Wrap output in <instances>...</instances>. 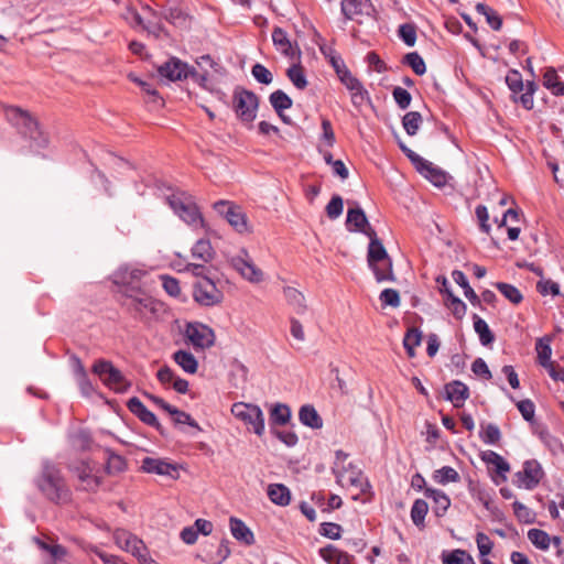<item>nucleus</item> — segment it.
Instances as JSON below:
<instances>
[{"mask_svg":"<svg viewBox=\"0 0 564 564\" xmlns=\"http://www.w3.org/2000/svg\"><path fill=\"white\" fill-rule=\"evenodd\" d=\"M121 307L134 319L149 323L161 311L162 303L150 295L145 289L119 291Z\"/></svg>","mask_w":564,"mask_h":564,"instance_id":"f257e3e1","label":"nucleus"},{"mask_svg":"<svg viewBox=\"0 0 564 564\" xmlns=\"http://www.w3.org/2000/svg\"><path fill=\"white\" fill-rule=\"evenodd\" d=\"M37 487L46 499L56 505L66 503L70 500V490L59 469L54 465L45 464L43 466Z\"/></svg>","mask_w":564,"mask_h":564,"instance_id":"f03ea898","label":"nucleus"},{"mask_svg":"<svg viewBox=\"0 0 564 564\" xmlns=\"http://www.w3.org/2000/svg\"><path fill=\"white\" fill-rule=\"evenodd\" d=\"M167 203L184 223L194 228L204 227V218L189 194L185 192L174 193L167 197Z\"/></svg>","mask_w":564,"mask_h":564,"instance_id":"7ed1b4c3","label":"nucleus"},{"mask_svg":"<svg viewBox=\"0 0 564 564\" xmlns=\"http://www.w3.org/2000/svg\"><path fill=\"white\" fill-rule=\"evenodd\" d=\"M259 97L251 90L237 86L232 93V109L237 118L251 124L257 117Z\"/></svg>","mask_w":564,"mask_h":564,"instance_id":"20e7f679","label":"nucleus"},{"mask_svg":"<svg viewBox=\"0 0 564 564\" xmlns=\"http://www.w3.org/2000/svg\"><path fill=\"white\" fill-rule=\"evenodd\" d=\"M232 415L241 421L248 431L258 436L264 434V415L259 405L246 402H236L231 405Z\"/></svg>","mask_w":564,"mask_h":564,"instance_id":"39448f33","label":"nucleus"},{"mask_svg":"<svg viewBox=\"0 0 564 564\" xmlns=\"http://www.w3.org/2000/svg\"><path fill=\"white\" fill-rule=\"evenodd\" d=\"M93 372L100 378L106 387L115 392H126L131 386L122 372L109 360H97L93 366Z\"/></svg>","mask_w":564,"mask_h":564,"instance_id":"423d86ee","label":"nucleus"},{"mask_svg":"<svg viewBox=\"0 0 564 564\" xmlns=\"http://www.w3.org/2000/svg\"><path fill=\"white\" fill-rule=\"evenodd\" d=\"M399 148L410 160V162L414 165L416 171L425 178H427L431 183H433L437 187H442L446 184L447 176L444 171L434 166L432 162L420 156L417 153L412 151L401 141L399 142Z\"/></svg>","mask_w":564,"mask_h":564,"instance_id":"0eeeda50","label":"nucleus"},{"mask_svg":"<svg viewBox=\"0 0 564 564\" xmlns=\"http://www.w3.org/2000/svg\"><path fill=\"white\" fill-rule=\"evenodd\" d=\"M37 549L41 552L43 564H65L68 550L58 543L55 535L44 532L37 533Z\"/></svg>","mask_w":564,"mask_h":564,"instance_id":"6e6552de","label":"nucleus"},{"mask_svg":"<svg viewBox=\"0 0 564 564\" xmlns=\"http://www.w3.org/2000/svg\"><path fill=\"white\" fill-rule=\"evenodd\" d=\"M115 543L122 550L130 552L138 558L140 564H158L149 556L148 547L137 535L123 529H118L113 533Z\"/></svg>","mask_w":564,"mask_h":564,"instance_id":"1a4fd4ad","label":"nucleus"},{"mask_svg":"<svg viewBox=\"0 0 564 564\" xmlns=\"http://www.w3.org/2000/svg\"><path fill=\"white\" fill-rule=\"evenodd\" d=\"M214 208L224 216L228 224L239 234L250 232L248 218L242 208L228 202H217Z\"/></svg>","mask_w":564,"mask_h":564,"instance_id":"9d476101","label":"nucleus"},{"mask_svg":"<svg viewBox=\"0 0 564 564\" xmlns=\"http://www.w3.org/2000/svg\"><path fill=\"white\" fill-rule=\"evenodd\" d=\"M543 477L544 471L541 464L536 459H529L523 463L522 470L514 474L513 482L519 488L532 490L540 484Z\"/></svg>","mask_w":564,"mask_h":564,"instance_id":"9b49d317","label":"nucleus"},{"mask_svg":"<svg viewBox=\"0 0 564 564\" xmlns=\"http://www.w3.org/2000/svg\"><path fill=\"white\" fill-rule=\"evenodd\" d=\"M193 297L200 305L214 306L221 303L224 294L210 278H204L194 284Z\"/></svg>","mask_w":564,"mask_h":564,"instance_id":"f8f14e48","label":"nucleus"},{"mask_svg":"<svg viewBox=\"0 0 564 564\" xmlns=\"http://www.w3.org/2000/svg\"><path fill=\"white\" fill-rule=\"evenodd\" d=\"M336 475V480L341 487H354L359 492H365L366 487H369L368 481L364 478L360 469L354 467L351 464L348 467H333Z\"/></svg>","mask_w":564,"mask_h":564,"instance_id":"ddd939ff","label":"nucleus"},{"mask_svg":"<svg viewBox=\"0 0 564 564\" xmlns=\"http://www.w3.org/2000/svg\"><path fill=\"white\" fill-rule=\"evenodd\" d=\"M185 337L195 348L206 349L215 344L214 330L202 323H189L185 328Z\"/></svg>","mask_w":564,"mask_h":564,"instance_id":"4468645a","label":"nucleus"},{"mask_svg":"<svg viewBox=\"0 0 564 564\" xmlns=\"http://www.w3.org/2000/svg\"><path fill=\"white\" fill-rule=\"evenodd\" d=\"M373 6L370 0H341V12L348 20L362 24L371 18Z\"/></svg>","mask_w":564,"mask_h":564,"instance_id":"2eb2a0df","label":"nucleus"},{"mask_svg":"<svg viewBox=\"0 0 564 564\" xmlns=\"http://www.w3.org/2000/svg\"><path fill=\"white\" fill-rule=\"evenodd\" d=\"M145 275V271L132 267H121L113 274L115 284L119 285L120 291L128 289H142L140 282Z\"/></svg>","mask_w":564,"mask_h":564,"instance_id":"dca6fc26","label":"nucleus"},{"mask_svg":"<svg viewBox=\"0 0 564 564\" xmlns=\"http://www.w3.org/2000/svg\"><path fill=\"white\" fill-rule=\"evenodd\" d=\"M345 87L350 91L351 104L356 108H361L366 102H370L368 90L364 87L362 83L355 77L350 72H344V78L340 80Z\"/></svg>","mask_w":564,"mask_h":564,"instance_id":"f3484780","label":"nucleus"},{"mask_svg":"<svg viewBox=\"0 0 564 564\" xmlns=\"http://www.w3.org/2000/svg\"><path fill=\"white\" fill-rule=\"evenodd\" d=\"M6 118L17 128L19 133L24 137H31L34 122L30 113L23 111L21 108L10 106L6 108Z\"/></svg>","mask_w":564,"mask_h":564,"instance_id":"a211bd4d","label":"nucleus"},{"mask_svg":"<svg viewBox=\"0 0 564 564\" xmlns=\"http://www.w3.org/2000/svg\"><path fill=\"white\" fill-rule=\"evenodd\" d=\"M158 73L162 78L170 82L182 80L189 76V66L177 57H171L163 65L159 66Z\"/></svg>","mask_w":564,"mask_h":564,"instance_id":"6ab92c4d","label":"nucleus"},{"mask_svg":"<svg viewBox=\"0 0 564 564\" xmlns=\"http://www.w3.org/2000/svg\"><path fill=\"white\" fill-rule=\"evenodd\" d=\"M242 256H237L231 259V265L240 272V274L250 282H260L263 279L262 271L254 265L248 252L242 250Z\"/></svg>","mask_w":564,"mask_h":564,"instance_id":"aec40b11","label":"nucleus"},{"mask_svg":"<svg viewBox=\"0 0 564 564\" xmlns=\"http://www.w3.org/2000/svg\"><path fill=\"white\" fill-rule=\"evenodd\" d=\"M141 469L144 473H149V474L169 476L173 479L178 478L177 466L175 464H172L162 458H153V457L143 458Z\"/></svg>","mask_w":564,"mask_h":564,"instance_id":"412c9836","label":"nucleus"},{"mask_svg":"<svg viewBox=\"0 0 564 564\" xmlns=\"http://www.w3.org/2000/svg\"><path fill=\"white\" fill-rule=\"evenodd\" d=\"M369 246L367 252V262L369 267H373L382 261H386V267H389L390 256L388 254L382 241L378 238L376 230H370L368 234Z\"/></svg>","mask_w":564,"mask_h":564,"instance_id":"4be33fe9","label":"nucleus"},{"mask_svg":"<svg viewBox=\"0 0 564 564\" xmlns=\"http://www.w3.org/2000/svg\"><path fill=\"white\" fill-rule=\"evenodd\" d=\"M346 226L349 231H358L368 237L370 230H375L369 224L365 212L360 207L349 208Z\"/></svg>","mask_w":564,"mask_h":564,"instance_id":"5701e85b","label":"nucleus"},{"mask_svg":"<svg viewBox=\"0 0 564 564\" xmlns=\"http://www.w3.org/2000/svg\"><path fill=\"white\" fill-rule=\"evenodd\" d=\"M445 393L446 399L451 401L455 408L463 406L464 402L469 398L468 387L459 380L446 383Z\"/></svg>","mask_w":564,"mask_h":564,"instance_id":"b1692460","label":"nucleus"},{"mask_svg":"<svg viewBox=\"0 0 564 564\" xmlns=\"http://www.w3.org/2000/svg\"><path fill=\"white\" fill-rule=\"evenodd\" d=\"M272 41L276 50L284 56L293 59L295 56L300 57V50H295L288 37V33L282 28H274L272 31Z\"/></svg>","mask_w":564,"mask_h":564,"instance_id":"393cba45","label":"nucleus"},{"mask_svg":"<svg viewBox=\"0 0 564 564\" xmlns=\"http://www.w3.org/2000/svg\"><path fill=\"white\" fill-rule=\"evenodd\" d=\"M229 527L232 536L237 541L243 543L245 545H252L254 543L253 532L246 525L242 520L236 517H230Z\"/></svg>","mask_w":564,"mask_h":564,"instance_id":"a878e982","label":"nucleus"},{"mask_svg":"<svg viewBox=\"0 0 564 564\" xmlns=\"http://www.w3.org/2000/svg\"><path fill=\"white\" fill-rule=\"evenodd\" d=\"M291 408L285 403H275L271 406L269 413V424L272 430L275 426H284L291 421Z\"/></svg>","mask_w":564,"mask_h":564,"instance_id":"bb28decb","label":"nucleus"},{"mask_svg":"<svg viewBox=\"0 0 564 564\" xmlns=\"http://www.w3.org/2000/svg\"><path fill=\"white\" fill-rule=\"evenodd\" d=\"M424 496L433 499V511L436 517H443L451 506L449 498L441 490L433 488H425Z\"/></svg>","mask_w":564,"mask_h":564,"instance_id":"cd10ccee","label":"nucleus"},{"mask_svg":"<svg viewBox=\"0 0 564 564\" xmlns=\"http://www.w3.org/2000/svg\"><path fill=\"white\" fill-rule=\"evenodd\" d=\"M77 477L82 482L83 489L87 491H96L101 485L100 477L93 475V469L87 464H82L77 468Z\"/></svg>","mask_w":564,"mask_h":564,"instance_id":"c85d7f7f","label":"nucleus"},{"mask_svg":"<svg viewBox=\"0 0 564 564\" xmlns=\"http://www.w3.org/2000/svg\"><path fill=\"white\" fill-rule=\"evenodd\" d=\"M299 420L303 425L311 429L318 430L323 426V419L311 404H305L300 408Z\"/></svg>","mask_w":564,"mask_h":564,"instance_id":"c756f323","label":"nucleus"},{"mask_svg":"<svg viewBox=\"0 0 564 564\" xmlns=\"http://www.w3.org/2000/svg\"><path fill=\"white\" fill-rule=\"evenodd\" d=\"M319 554L328 564H350L351 562V556L348 553L340 551L332 544L322 547Z\"/></svg>","mask_w":564,"mask_h":564,"instance_id":"7c9ffc66","label":"nucleus"},{"mask_svg":"<svg viewBox=\"0 0 564 564\" xmlns=\"http://www.w3.org/2000/svg\"><path fill=\"white\" fill-rule=\"evenodd\" d=\"M286 302L297 314H304L307 310L305 296L302 292L292 286L283 289Z\"/></svg>","mask_w":564,"mask_h":564,"instance_id":"2f4dec72","label":"nucleus"},{"mask_svg":"<svg viewBox=\"0 0 564 564\" xmlns=\"http://www.w3.org/2000/svg\"><path fill=\"white\" fill-rule=\"evenodd\" d=\"M481 459L486 464L494 465L496 467V471L501 477L502 481L507 479L506 473L510 470V465L503 459L502 456L494 451H486L481 453Z\"/></svg>","mask_w":564,"mask_h":564,"instance_id":"473e14b6","label":"nucleus"},{"mask_svg":"<svg viewBox=\"0 0 564 564\" xmlns=\"http://www.w3.org/2000/svg\"><path fill=\"white\" fill-rule=\"evenodd\" d=\"M269 499L278 506H288L291 501L290 489L282 484H271L268 487Z\"/></svg>","mask_w":564,"mask_h":564,"instance_id":"72a5a7b5","label":"nucleus"},{"mask_svg":"<svg viewBox=\"0 0 564 564\" xmlns=\"http://www.w3.org/2000/svg\"><path fill=\"white\" fill-rule=\"evenodd\" d=\"M192 257L203 263L210 262L215 257L212 243L207 239H199L192 248Z\"/></svg>","mask_w":564,"mask_h":564,"instance_id":"f704fd0d","label":"nucleus"},{"mask_svg":"<svg viewBox=\"0 0 564 564\" xmlns=\"http://www.w3.org/2000/svg\"><path fill=\"white\" fill-rule=\"evenodd\" d=\"M173 360L187 373H195L198 362L194 355L186 350H177L173 354Z\"/></svg>","mask_w":564,"mask_h":564,"instance_id":"c9c22d12","label":"nucleus"},{"mask_svg":"<svg viewBox=\"0 0 564 564\" xmlns=\"http://www.w3.org/2000/svg\"><path fill=\"white\" fill-rule=\"evenodd\" d=\"M543 85L555 96L564 95V83L560 80L556 70L549 67L543 76Z\"/></svg>","mask_w":564,"mask_h":564,"instance_id":"e433bc0d","label":"nucleus"},{"mask_svg":"<svg viewBox=\"0 0 564 564\" xmlns=\"http://www.w3.org/2000/svg\"><path fill=\"white\" fill-rule=\"evenodd\" d=\"M286 76L291 83L300 90L305 89L308 85L304 68L300 63L290 66L286 69Z\"/></svg>","mask_w":564,"mask_h":564,"instance_id":"4c0bfd02","label":"nucleus"},{"mask_svg":"<svg viewBox=\"0 0 564 564\" xmlns=\"http://www.w3.org/2000/svg\"><path fill=\"white\" fill-rule=\"evenodd\" d=\"M270 104L275 110V112L282 117V112L292 107V99L283 91L275 90L269 97Z\"/></svg>","mask_w":564,"mask_h":564,"instance_id":"58836bf2","label":"nucleus"},{"mask_svg":"<svg viewBox=\"0 0 564 564\" xmlns=\"http://www.w3.org/2000/svg\"><path fill=\"white\" fill-rule=\"evenodd\" d=\"M535 350L538 352V361L542 367L546 369L554 364L551 361L552 349L550 346V338H540L536 341Z\"/></svg>","mask_w":564,"mask_h":564,"instance_id":"ea45409f","label":"nucleus"},{"mask_svg":"<svg viewBox=\"0 0 564 564\" xmlns=\"http://www.w3.org/2000/svg\"><path fill=\"white\" fill-rule=\"evenodd\" d=\"M373 274H375V278H376V281L381 283V282H394L395 281V275L393 273V268H392V259H389V269H388V265L386 267V261H382L373 267H369Z\"/></svg>","mask_w":564,"mask_h":564,"instance_id":"a19ab883","label":"nucleus"},{"mask_svg":"<svg viewBox=\"0 0 564 564\" xmlns=\"http://www.w3.org/2000/svg\"><path fill=\"white\" fill-rule=\"evenodd\" d=\"M423 122L419 111H409L402 118V126L409 135H415Z\"/></svg>","mask_w":564,"mask_h":564,"instance_id":"79ce46f5","label":"nucleus"},{"mask_svg":"<svg viewBox=\"0 0 564 564\" xmlns=\"http://www.w3.org/2000/svg\"><path fill=\"white\" fill-rule=\"evenodd\" d=\"M473 318L474 328L479 336L480 343L485 346L491 344L495 340V336L492 332L489 329L488 324L476 314H474Z\"/></svg>","mask_w":564,"mask_h":564,"instance_id":"37998d69","label":"nucleus"},{"mask_svg":"<svg viewBox=\"0 0 564 564\" xmlns=\"http://www.w3.org/2000/svg\"><path fill=\"white\" fill-rule=\"evenodd\" d=\"M446 306L452 311L453 315L460 319L466 314L467 306L466 304L457 296L453 294L449 289H446Z\"/></svg>","mask_w":564,"mask_h":564,"instance_id":"c03bdc74","label":"nucleus"},{"mask_svg":"<svg viewBox=\"0 0 564 564\" xmlns=\"http://www.w3.org/2000/svg\"><path fill=\"white\" fill-rule=\"evenodd\" d=\"M476 11L479 14H482L486 17L487 23L495 30L499 31L502 28V19L500 15L497 14L496 11H494L490 7H488L485 3H477L476 4Z\"/></svg>","mask_w":564,"mask_h":564,"instance_id":"a18cd8bd","label":"nucleus"},{"mask_svg":"<svg viewBox=\"0 0 564 564\" xmlns=\"http://www.w3.org/2000/svg\"><path fill=\"white\" fill-rule=\"evenodd\" d=\"M494 285L512 304L517 305L522 302L523 296L514 285L505 282H497Z\"/></svg>","mask_w":564,"mask_h":564,"instance_id":"49530a36","label":"nucleus"},{"mask_svg":"<svg viewBox=\"0 0 564 564\" xmlns=\"http://www.w3.org/2000/svg\"><path fill=\"white\" fill-rule=\"evenodd\" d=\"M108 458L106 464V471L109 475H116L122 473L127 468V462L124 457L121 455L115 454L111 451L107 449Z\"/></svg>","mask_w":564,"mask_h":564,"instance_id":"de8ad7c7","label":"nucleus"},{"mask_svg":"<svg viewBox=\"0 0 564 564\" xmlns=\"http://www.w3.org/2000/svg\"><path fill=\"white\" fill-rule=\"evenodd\" d=\"M429 511V505L423 499H416L411 508V519L419 527H424L425 516Z\"/></svg>","mask_w":564,"mask_h":564,"instance_id":"09e8293b","label":"nucleus"},{"mask_svg":"<svg viewBox=\"0 0 564 564\" xmlns=\"http://www.w3.org/2000/svg\"><path fill=\"white\" fill-rule=\"evenodd\" d=\"M422 334L417 328H410L404 338H403V346L406 350V354L410 358H413L415 356L414 348L421 344Z\"/></svg>","mask_w":564,"mask_h":564,"instance_id":"8fccbe9b","label":"nucleus"},{"mask_svg":"<svg viewBox=\"0 0 564 564\" xmlns=\"http://www.w3.org/2000/svg\"><path fill=\"white\" fill-rule=\"evenodd\" d=\"M481 432L479 434L481 441L485 444L495 445L501 440V432L499 427L494 423H487L481 425Z\"/></svg>","mask_w":564,"mask_h":564,"instance_id":"3c124183","label":"nucleus"},{"mask_svg":"<svg viewBox=\"0 0 564 564\" xmlns=\"http://www.w3.org/2000/svg\"><path fill=\"white\" fill-rule=\"evenodd\" d=\"M530 542L540 550H547L550 547L551 538L550 535L540 529H530L528 532Z\"/></svg>","mask_w":564,"mask_h":564,"instance_id":"603ef678","label":"nucleus"},{"mask_svg":"<svg viewBox=\"0 0 564 564\" xmlns=\"http://www.w3.org/2000/svg\"><path fill=\"white\" fill-rule=\"evenodd\" d=\"M433 479L441 485L457 482L459 480V474L453 467L444 466L434 471Z\"/></svg>","mask_w":564,"mask_h":564,"instance_id":"864d4df0","label":"nucleus"},{"mask_svg":"<svg viewBox=\"0 0 564 564\" xmlns=\"http://www.w3.org/2000/svg\"><path fill=\"white\" fill-rule=\"evenodd\" d=\"M42 149L45 152L42 153V158L46 161H50L53 159L54 149L52 147V140L47 132H44L37 128V150ZM40 155V152L37 151V156Z\"/></svg>","mask_w":564,"mask_h":564,"instance_id":"5fc2aeb1","label":"nucleus"},{"mask_svg":"<svg viewBox=\"0 0 564 564\" xmlns=\"http://www.w3.org/2000/svg\"><path fill=\"white\" fill-rule=\"evenodd\" d=\"M403 63L412 68V70L421 76L425 74L426 66L424 59L417 52H411L404 55Z\"/></svg>","mask_w":564,"mask_h":564,"instance_id":"6e6d98bb","label":"nucleus"},{"mask_svg":"<svg viewBox=\"0 0 564 564\" xmlns=\"http://www.w3.org/2000/svg\"><path fill=\"white\" fill-rule=\"evenodd\" d=\"M512 507L519 522L530 524L535 521V513L522 502L516 500Z\"/></svg>","mask_w":564,"mask_h":564,"instance_id":"4d7b16f0","label":"nucleus"},{"mask_svg":"<svg viewBox=\"0 0 564 564\" xmlns=\"http://www.w3.org/2000/svg\"><path fill=\"white\" fill-rule=\"evenodd\" d=\"M443 564H475L474 558L463 550H454L443 555Z\"/></svg>","mask_w":564,"mask_h":564,"instance_id":"13d9d810","label":"nucleus"},{"mask_svg":"<svg viewBox=\"0 0 564 564\" xmlns=\"http://www.w3.org/2000/svg\"><path fill=\"white\" fill-rule=\"evenodd\" d=\"M169 414L172 416V420L175 425L187 424L192 427L200 430L198 423L195 420H193L188 413H186L182 410H178L175 406H172V409L169 411Z\"/></svg>","mask_w":564,"mask_h":564,"instance_id":"bf43d9fd","label":"nucleus"},{"mask_svg":"<svg viewBox=\"0 0 564 564\" xmlns=\"http://www.w3.org/2000/svg\"><path fill=\"white\" fill-rule=\"evenodd\" d=\"M398 34L408 46H413L416 42V29L411 23L401 24Z\"/></svg>","mask_w":564,"mask_h":564,"instance_id":"052dcab7","label":"nucleus"},{"mask_svg":"<svg viewBox=\"0 0 564 564\" xmlns=\"http://www.w3.org/2000/svg\"><path fill=\"white\" fill-rule=\"evenodd\" d=\"M128 78L131 82L135 83L138 86H140V88L147 95H149V97L151 98L152 102H158L159 100H161V97H160L158 90L152 86V84H150V83H148L145 80L140 79L139 77L134 76L133 74H129Z\"/></svg>","mask_w":564,"mask_h":564,"instance_id":"680f3d73","label":"nucleus"},{"mask_svg":"<svg viewBox=\"0 0 564 564\" xmlns=\"http://www.w3.org/2000/svg\"><path fill=\"white\" fill-rule=\"evenodd\" d=\"M251 74L260 84L269 85L273 80L271 72L260 63H257L252 66Z\"/></svg>","mask_w":564,"mask_h":564,"instance_id":"e2e57ef3","label":"nucleus"},{"mask_svg":"<svg viewBox=\"0 0 564 564\" xmlns=\"http://www.w3.org/2000/svg\"><path fill=\"white\" fill-rule=\"evenodd\" d=\"M343 208V198L339 195H334L329 203L326 205V215L330 219H336L341 215Z\"/></svg>","mask_w":564,"mask_h":564,"instance_id":"0e129e2a","label":"nucleus"},{"mask_svg":"<svg viewBox=\"0 0 564 564\" xmlns=\"http://www.w3.org/2000/svg\"><path fill=\"white\" fill-rule=\"evenodd\" d=\"M382 306L398 307L400 305L399 292L394 289H384L379 296Z\"/></svg>","mask_w":564,"mask_h":564,"instance_id":"69168bd1","label":"nucleus"},{"mask_svg":"<svg viewBox=\"0 0 564 564\" xmlns=\"http://www.w3.org/2000/svg\"><path fill=\"white\" fill-rule=\"evenodd\" d=\"M506 83H507L509 89L514 94L521 93L523 90L524 85H523L522 76L516 69H511L508 73V75L506 76Z\"/></svg>","mask_w":564,"mask_h":564,"instance_id":"338daca9","label":"nucleus"},{"mask_svg":"<svg viewBox=\"0 0 564 564\" xmlns=\"http://www.w3.org/2000/svg\"><path fill=\"white\" fill-rule=\"evenodd\" d=\"M536 290L543 296H545L547 294H552L553 296L560 295V285L550 279L540 280L536 283Z\"/></svg>","mask_w":564,"mask_h":564,"instance_id":"774afa93","label":"nucleus"}]
</instances>
